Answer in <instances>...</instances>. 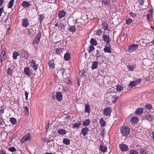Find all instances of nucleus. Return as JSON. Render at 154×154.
Returning a JSON list of instances; mask_svg holds the SVG:
<instances>
[{
	"label": "nucleus",
	"mask_w": 154,
	"mask_h": 154,
	"mask_svg": "<svg viewBox=\"0 0 154 154\" xmlns=\"http://www.w3.org/2000/svg\"><path fill=\"white\" fill-rule=\"evenodd\" d=\"M105 95L107 97L106 100L108 101H111L113 103H116L118 99V97L116 95V93L114 92H109L108 91Z\"/></svg>",
	"instance_id": "nucleus-1"
},
{
	"label": "nucleus",
	"mask_w": 154,
	"mask_h": 154,
	"mask_svg": "<svg viewBox=\"0 0 154 154\" xmlns=\"http://www.w3.org/2000/svg\"><path fill=\"white\" fill-rule=\"evenodd\" d=\"M32 138V134L29 133L22 138L20 141L22 143H24L27 141L31 140Z\"/></svg>",
	"instance_id": "nucleus-2"
},
{
	"label": "nucleus",
	"mask_w": 154,
	"mask_h": 154,
	"mask_svg": "<svg viewBox=\"0 0 154 154\" xmlns=\"http://www.w3.org/2000/svg\"><path fill=\"white\" fill-rule=\"evenodd\" d=\"M52 96L54 99L55 100L56 98L59 101H61L63 99L62 93L60 92H57L56 94L55 93H53L52 94Z\"/></svg>",
	"instance_id": "nucleus-3"
},
{
	"label": "nucleus",
	"mask_w": 154,
	"mask_h": 154,
	"mask_svg": "<svg viewBox=\"0 0 154 154\" xmlns=\"http://www.w3.org/2000/svg\"><path fill=\"white\" fill-rule=\"evenodd\" d=\"M121 130L122 134L124 136L127 135L130 133V129L128 127L126 126L122 127L121 128Z\"/></svg>",
	"instance_id": "nucleus-4"
},
{
	"label": "nucleus",
	"mask_w": 154,
	"mask_h": 154,
	"mask_svg": "<svg viewBox=\"0 0 154 154\" xmlns=\"http://www.w3.org/2000/svg\"><path fill=\"white\" fill-rule=\"evenodd\" d=\"M41 36V32H39L37 34L34 40L32 42V44L34 45L35 44H39L40 39Z\"/></svg>",
	"instance_id": "nucleus-5"
},
{
	"label": "nucleus",
	"mask_w": 154,
	"mask_h": 154,
	"mask_svg": "<svg viewBox=\"0 0 154 154\" xmlns=\"http://www.w3.org/2000/svg\"><path fill=\"white\" fill-rule=\"evenodd\" d=\"M29 63L30 66L32 67L33 70L36 71L38 69V65L36 63L35 61L33 59H32L29 61Z\"/></svg>",
	"instance_id": "nucleus-6"
},
{
	"label": "nucleus",
	"mask_w": 154,
	"mask_h": 154,
	"mask_svg": "<svg viewBox=\"0 0 154 154\" xmlns=\"http://www.w3.org/2000/svg\"><path fill=\"white\" fill-rule=\"evenodd\" d=\"M6 49H3L2 51L1 54L0 55V61L1 64L2 63L3 61L5 58L6 55Z\"/></svg>",
	"instance_id": "nucleus-7"
},
{
	"label": "nucleus",
	"mask_w": 154,
	"mask_h": 154,
	"mask_svg": "<svg viewBox=\"0 0 154 154\" xmlns=\"http://www.w3.org/2000/svg\"><path fill=\"white\" fill-rule=\"evenodd\" d=\"M119 148L120 150L122 151L126 152L129 150V148L128 146L124 143L120 144Z\"/></svg>",
	"instance_id": "nucleus-8"
},
{
	"label": "nucleus",
	"mask_w": 154,
	"mask_h": 154,
	"mask_svg": "<svg viewBox=\"0 0 154 154\" xmlns=\"http://www.w3.org/2000/svg\"><path fill=\"white\" fill-rule=\"evenodd\" d=\"M138 48L137 45H133L129 46L128 48V51L130 52H132L137 50Z\"/></svg>",
	"instance_id": "nucleus-9"
},
{
	"label": "nucleus",
	"mask_w": 154,
	"mask_h": 154,
	"mask_svg": "<svg viewBox=\"0 0 154 154\" xmlns=\"http://www.w3.org/2000/svg\"><path fill=\"white\" fill-rule=\"evenodd\" d=\"M112 112V110L109 107L105 108L103 110V113L106 116L109 115Z\"/></svg>",
	"instance_id": "nucleus-10"
},
{
	"label": "nucleus",
	"mask_w": 154,
	"mask_h": 154,
	"mask_svg": "<svg viewBox=\"0 0 154 154\" xmlns=\"http://www.w3.org/2000/svg\"><path fill=\"white\" fill-rule=\"evenodd\" d=\"M138 151L140 154H148L147 150L145 147H140L138 149Z\"/></svg>",
	"instance_id": "nucleus-11"
},
{
	"label": "nucleus",
	"mask_w": 154,
	"mask_h": 154,
	"mask_svg": "<svg viewBox=\"0 0 154 154\" xmlns=\"http://www.w3.org/2000/svg\"><path fill=\"white\" fill-rule=\"evenodd\" d=\"M20 53L21 56L26 59L29 57V55L28 52L26 50H22L21 51Z\"/></svg>",
	"instance_id": "nucleus-12"
},
{
	"label": "nucleus",
	"mask_w": 154,
	"mask_h": 154,
	"mask_svg": "<svg viewBox=\"0 0 154 154\" xmlns=\"http://www.w3.org/2000/svg\"><path fill=\"white\" fill-rule=\"evenodd\" d=\"M89 131V128L87 127H85L81 130V134L84 136H85L87 134Z\"/></svg>",
	"instance_id": "nucleus-13"
},
{
	"label": "nucleus",
	"mask_w": 154,
	"mask_h": 154,
	"mask_svg": "<svg viewBox=\"0 0 154 154\" xmlns=\"http://www.w3.org/2000/svg\"><path fill=\"white\" fill-rule=\"evenodd\" d=\"M24 72L28 77H29L31 75L30 69L28 67H26L24 68Z\"/></svg>",
	"instance_id": "nucleus-14"
},
{
	"label": "nucleus",
	"mask_w": 154,
	"mask_h": 154,
	"mask_svg": "<svg viewBox=\"0 0 154 154\" xmlns=\"http://www.w3.org/2000/svg\"><path fill=\"white\" fill-rule=\"evenodd\" d=\"M29 23L27 19H24L23 20L22 25L23 27H26L29 25Z\"/></svg>",
	"instance_id": "nucleus-15"
},
{
	"label": "nucleus",
	"mask_w": 154,
	"mask_h": 154,
	"mask_svg": "<svg viewBox=\"0 0 154 154\" xmlns=\"http://www.w3.org/2000/svg\"><path fill=\"white\" fill-rule=\"evenodd\" d=\"M21 5L24 8H28L31 5L30 2H29L24 1L22 2Z\"/></svg>",
	"instance_id": "nucleus-16"
},
{
	"label": "nucleus",
	"mask_w": 154,
	"mask_h": 154,
	"mask_svg": "<svg viewBox=\"0 0 154 154\" xmlns=\"http://www.w3.org/2000/svg\"><path fill=\"white\" fill-rule=\"evenodd\" d=\"M66 13V12L63 10L60 11L58 13V17L60 19L63 17L65 16Z\"/></svg>",
	"instance_id": "nucleus-17"
},
{
	"label": "nucleus",
	"mask_w": 154,
	"mask_h": 154,
	"mask_svg": "<svg viewBox=\"0 0 154 154\" xmlns=\"http://www.w3.org/2000/svg\"><path fill=\"white\" fill-rule=\"evenodd\" d=\"M139 121L138 118L136 116H134L132 117L130 121L132 123L135 124L137 123Z\"/></svg>",
	"instance_id": "nucleus-18"
},
{
	"label": "nucleus",
	"mask_w": 154,
	"mask_h": 154,
	"mask_svg": "<svg viewBox=\"0 0 154 154\" xmlns=\"http://www.w3.org/2000/svg\"><path fill=\"white\" fill-rule=\"evenodd\" d=\"M102 38H103V40L105 42H106V43H107V44L109 43V42H110V40L109 36H108L104 34L103 35Z\"/></svg>",
	"instance_id": "nucleus-19"
},
{
	"label": "nucleus",
	"mask_w": 154,
	"mask_h": 154,
	"mask_svg": "<svg viewBox=\"0 0 154 154\" xmlns=\"http://www.w3.org/2000/svg\"><path fill=\"white\" fill-rule=\"evenodd\" d=\"M98 63L97 61H94L92 62V64L91 66V69H94L98 68Z\"/></svg>",
	"instance_id": "nucleus-20"
},
{
	"label": "nucleus",
	"mask_w": 154,
	"mask_h": 154,
	"mask_svg": "<svg viewBox=\"0 0 154 154\" xmlns=\"http://www.w3.org/2000/svg\"><path fill=\"white\" fill-rule=\"evenodd\" d=\"M91 123V121L89 119H86L82 123L83 126H87L89 125Z\"/></svg>",
	"instance_id": "nucleus-21"
},
{
	"label": "nucleus",
	"mask_w": 154,
	"mask_h": 154,
	"mask_svg": "<svg viewBox=\"0 0 154 154\" xmlns=\"http://www.w3.org/2000/svg\"><path fill=\"white\" fill-rule=\"evenodd\" d=\"M66 27V25L63 22H61L59 24L58 29L60 30L64 29Z\"/></svg>",
	"instance_id": "nucleus-22"
},
{
	"label": "nucleus",
	"mask_w": 154,
	"mask_h": 154,
	"mask_svg": "<svg viewBox=\"0 0 154 154\" xmlns=\"http://www.w3.org/2000/svg\"><path fill=\"white\" fill-rule=\"evenodd\" d=\"M102 29H104L105 30H108L109 25L106 22H104L101 24Z\"/></svg>",
	"instance_id": "nucleus-23"
},
{
	"label": "nucleus",
	"mask_w": 154,
	"mask_h": 154,
	"mask_svg": "<svg viewBox=\"0 0 154 154\" xmlns=\"http://www.w3.org/2000/svg\"><path fill=\"white\" fill-rule=\"evenodd\" d=\"M14 2V0H11L9 1L8 4V8H11L13 6Z\"/></svg>",
	"instance_id": "nucleus-24"
},
{
	"label": "nucleus",
	"mask_w": 154,
	"mask_h": 154,
	"mask_svg": "<svg viewBox=\"0 0 154 154\" xmlns=\"http://www.w3.org/2000/svg\"><path fill=\"white\" fill-rule=\"evenodd\" d=\"M81 125V122H76L75 123L73 124L72 125L73 128H77L78 129L80 127Z\"/></svg>",
	"instance_id": "nucleus-25"
},
{
	"label": "nucleus",
	"mask_w": 154,
	"mask_h": 154,
	"mask_svg": "<svg viewBox=\"0 0 154 154\" xmlns=\"http://www.w3.org/2000/svg\"><path fill=\"white\" fill-rule=\"evenodd\" d=\"M70 58V55L69 53L66 52L64 55V59L65 60H69Z\"/></svg>",
	"instance_id": "nucleus-26"
},
{
	"label": "nucleus",
	"mask_w": 154,
	"mask_h": 154,
	"mask_svg": "<svg viewBox=\"0 0 154 154\" xmlns=\"http://www.w3.org/2000/svg\"><path fill=\"white\" fill-rule=\"evenodd\" d=\"M57 132L58 134H61L62 135H65L66 133V131L63 129H61L58 130Z\"/></svg>",
	"instance_id": "nucleus-27"
},
{
	"label": "nucleus",
	"mask_w": 154,
	"mask_h": 154,
	"mask_svg": "<svg viewBox=\"0 0 154 154\" xmlns=\"http://www.w3.org/2000/svg\"><path fill=\"white\" fill-rule=\"evenodd\" d=\"M90 106L88 104H86L85 105V112L90 113Z\"/></svg>",
	"instance_id": "nucleus-28"
},
{
	"label": "nucleus",
	"mask_w": 154,
	"mask_h": 154,
	"mask_svg": "<svg viewBox=\"0 0 154 154\" xmlns=\"http://www.w3.org/2000/svg\"><path fill=\"white\" fill-rule=\"evenodd\" d=\"M13 72L14 71L12 69H11L10 68H8L7 69L6 72L7 74L9 75H11L13 74Z\"/></svg>",
	"instance_id": "nucleus-29"
},
{
	"label": "nucleus",
	"mask_w": 154,
	"mask_h": 154,
	"mask_svg": "<svg viewBox=\"0 0 154 154\" xmlns=\"http://www.w3.org/2000/svg\"><path fill=\"white\" fill-rule=\"evenodd\" d=\"M100 150L103 152H106L107 149V148L106 146H103L102 144L100 145Z\"/></svg>",
	"instance_id": "nucleus-30"
},
{
	"label": "nucleus",
	"mask_w": 154,
	"mask_h": 154,
	"mask_svg": "<svg viewBox=\"0 0 154 154\" xmlns=\"http://www.w3.org/2000/svg\"><path fill=\"white\" fill-rule=\"evenodd\" d=\"M146 118L147 120L150 122L152 121V119L154 118V117L152 115H146Z\"/></svg>",
	"instance_id": "nucleus-31"
},
{
	"label": "nucleus",
	"mask_w": 154,
	"mask_h": 154,
	"mask_svg": "<svg viewBox=\"0 0 154 154\" xmlns=\"http://www.w3.org/2000/svg\"><path fill=\"white\" fill-rule=\"evenodd\" d=\"M96 51L97 54L95 55V57H96L97 60H100L102 58L101 54L100 53H99V51L98 50H97Z\"/></svg>",
	"instance_id": "nucleus-32"
},
{
	"label": "nucleus",
	"mask_w": 154,
	"mask_h": 154,
	"mask_svg": "<svg viewBox=\"0 0 154 154\" xmlns=\"http://www.w3.org/2000/svg\"><path fill=\"white\" fill-rule=\"evenodd\" d=\"M48 65L50 68H54L55 66V64L53 60H50L49 63Z\"/></svg>",
	"instance_id": "nucleus-33"
},
{
	"label": "nucleus",
	"mask_w": 154,
	"mask_h": 154,
	"mask_svg": "<svg viewBox=\"0 0 154 154\" xmlns=\"http://www.w3.org/2000/svg\"><path fill=\"white\" fill-rule=\"evenodd\" d=\"M104 50L105 52H108L110 53L112 52L111 48L110 47L106 46L105 47Z\"/></svg>",
	"instance_id": "nucleus-34"
},
{
	"label": "nucleus",
	"mask_w": 154,
	"mask_h": 154,
	"mask_svg": "<svg viewBox=\"0 0 154 154\" xmlns=\"http://www.w3.org/2000/svg\"><path fill=\"white\" fill-rule=\"evenodd\" d=\"M63 49L61 48H57L56 49L55 53L56 54H57L59 55L61 54V53L63 52Z\"/></svg>",
	"instance_id": "nucleus-35"
},
{
	"label": "nucleus",
	"mask_w": 154,
	"mask_h": 154,
	"mask_svg": "<svg viewBox=\"0 0 154 154\" xmlns=\"http://www.w3.org/2000/svg\"><path fill=\"white\" fill-rule=\"evenodd\" d=\"M100 123L101 126L102 127L106 125V122L104 120V119L103 118H101L100 119Z\"/></svg>",
	"instance_id": "nucleus-36"
},
{
	"label": "nucleus",
	"mask_w": 154,
	"mask_h": 154,
	"mask_svg": "<svg viewBox=\"0 0 154 154\" xmlns=\"http://www.w3.org/2000/svg\"><path fill=\"white\" fill-rule=\"evenodd\" d=\"M103 4L105 6H109L110 4V2L109 0H103Z\"/></svg>",
	"instance_id": "nucleus-37"
},
{
	"label": "nucleus",
	"mask_w": 154,
	"mask_h": 154,
	"mask_svg": "<svg viewBox=\"0 0 154 154\" xmlns=\"http://www.w3.org/2000/svg\"><path fill=\"white\" fill-rule=\"evenodd\" d=\"M143 109L139 108L137 109L136 111V112L137 114L140 115L143 113Z\"/></svg>",
	"instance_id": "nucleus-38"
},
{
	"label": "nucleus",
	"mask_w": 154,
	"mask_h": 154,
	"mask_svg": "<svg viewBox=\"0 0 154 154\" xmlns=\"http://www.w3.org/2000/svg\"><path fill=\"white\" fill-rule=\"evenodd\" d=\"M63 143L66 145H69L70 143V141L69 139L65 138L63 140Z\"/></svg>",
	"instance_id": "nucleus-39"
},
{
	"label": "nucleus",
	"mask_w": 154,
	"mask_h": 154,
	"mask_svg": "<svg viewBox=\"0 0 154 154\" xmlns=\"http://www.w3.org/2000/svg\"><path fill=\"white\" fill-rule=\"evenodd\" d=\"M137 82L134 81L131 82L129 84V86L130 87L132 88L133 86L136 85Z\"/></svg>",
	"instance_id": "nucleus-40"
},
{
	"label": "nucleus",
	"mask_w": 154,
	"mask_h": 154,
	"mask_svg": "<svg viewBox=\"0 0 154 154\" xmlns=\"http://www.w3.org/2000/svg\"><path fill=\"white\" fill-rule=\"evenodd\" d=\"M90 42L91 45L96 46L97 45V42L96 40L94 38H91L90 41Z\"/></svg>",
	"instance_id": "nucleus-41"
},
{
	"label": "nucleus",
	"mask_w": 154,
	"mask_h": 154,
	"mask_svg": "<svg viewBox=\"0 0 154 154\" xmlns=\"http://www.w3.org/2000/svg\"><path fill=\"white\" fill-rule=\"evenodd\" d=\"M43 141L46 143H48L49 142H50L51 141H53V140L52 139H51L49 138H42Z\"/></svg>",
	"instance_id": "nucleus-42"
},
{
	"label": "nucleus",
	"mask_w": 154,
	"mask_h": 154,
	"mask_svg": "<svg viewBox=\"0 0 154 154\" xmlns=\"http://www.w3.org/2000/svg\"><path fill=\"white\" fill-rule=\"evenodd\" d=\"M123 88L121 85H118L116 86V90L118 92H120L123 90Z\"/></svg>",
	"instance_id": "nucleus-43"
},
{
	"label": "nucleus",
	"mask_w": 154,
	"mask_h": 154,
	"mask_svg": "<svg viewBox=\"0 0 154 154\" xmlns=\"http://www.w3.org/2000/svg\"><path fill=\"white\" fill-rule=\"evenodd\" d=\"M127 67L130 71H134L135 69V66L134 65H128L127 66Z\"/></svg>",
	"instance_id": "nucleus-44"
},
{
	"label": "nucleus",
	"mask_w": 154,
	"mask_h": 154,
	"mask_svg": "<svg viewBox=\"0 0 154 154\" xmlns=\"http://www.w3.org/2000/svg\"><path fill=\"white\" fill-rule=\"evenodd\" d=\"M19 55V53L15 51L13 53V58L14 59H17V57Z\"/></svg>",
	"instance_id": "nucleus-45"
},
{
	"label": "nucleus",
	"mask_w": 154,
	"mask_h": 154,
	"mask_svg": "<svg viewBox=\"0 0 154 154\" xmlns=\"http://www.w3.org/2000/svg\"><path fill=\"white\" fill-rule=\"evenodd\" d=\"M4 125L5 126V124L2 118V116H0V126H3Z\"/></svg>",
	"instance_id": "nucleus-46"
},
{
	"label": "nucleus",
	"mask_w": 154,
	"mask_h": 154,
	"mask_svg": "<svg viewBox=\"0 0 154 154\" xmlns=\"http://www.w3.org/2000/svg\"><path fill=\"white\" fill-rule=\"evenodd\" d=\"M95 49L94 47L91 45L89 47L88 49V52L89 53H91V52H92Z\"/></svg>",
	"instance_id": "nucleus-47"
},
{
	"label": "nucleus",
	"mask_w": 154,
	"mask_h": 154,
	"mask_svg": "<svg viewBox=\"0 0 154 154\" xmlns=\"http://www.w3.org/2000/svg\"><path fill=\"white\" fill-rule=\"evenodd\" d=\"M129 154H139L138 151L136 150L131 149L129 152Z\"/></svg>",
	"instance_id": "nucleus-48"
},
{
	"label": "nucleus",
	"mask_w": 154,
	"mask_h": 154,
	"mask_svg": "<svg viewBox=\"0 0 154 154\" xmlns=\"http://www.w3.org/2000/svg\"><path fill=\"white\" fill-rule=\"evenodd\" d=\"M10 121L12 124L14 125L16 122V119L14 118H11L10 119Z\"/></svg>",
	"instance_id": "nucleus-49"
},
{
	"label": "nucleus",
	"mask_w": 154,
	"mask_h": 154,
	"mask_svg": "<svg viewBox=\"0 0 154 154\" xmlns=\"http://www.w3.org/2000/svg\"><path fill=\"white\" fill-rule=\"evenodd\" d=\"M69 30L71 32H74L75 31L76 28L74 26H72L69 27Z\"/></svg>",
	"instance_id": "nucleus-50"
},
{
	"label": "nucleus",
	"mask_w": 154,
	"mask_h": 154,
	"mask_svg": "<svg viewBox=\"0 0 154 154\" xmlns=\"http://www.w3.org/2000/svg\"><path fill=\"white\" fill-rule=\"evenodd\" d=\"M24 111L25 113V114L27 115H28L29 114V109L28 108L27 106H25L24 107Z\"/></svg>",
	"instance_id": "nucleus-51"
},
{
	"label": "nucleus",
	"mask_w": 154,
	"mask_h": 154,
	"mask_svg": "<svg viewBox=\"0 0 154 154\" xmlns=\"http://www.w3.org/2000/svg\"><path fill=\"white\" fill-rule=\"evenodd\" d=\"M102 32V30L100 29H99L96 31V35L99 36L101 35Z\"/></svg>",
	"instance_id": "nucleus-52"
},
{
	"label": "nucleus",
	"mask_w": 154,
	"mask_h": 154,
	"mask_svg": "<svg viewBox=\"0 0 154 154\" xmlns=\"http://www.w3.org/2000/svg\"><path fill=\"white\" fill-rule=\"evenodd\" d=\"M38 16H39V19L40 20V22L41 23L42 20L44 19L45 17L44 14H42L40 15H38Z\"/></svg>",
	"instance_id": "nucleus-53"
},
{
	"label": "nucleus",
	"mask_w": 154,
	"mask_h": 154,
	"mask_svg": "<svg viewBox=\"0 0 154 154\" xmlns=\"http://www.w3.org/2000/svg\"><path fill=\"white\" fill-rule=\"evenodd\" d=\"M4 107L2 106L0 108V116H1L4 112Z\"/></svg>",
	"instance_id": "nucleus-54"
},
{
	"label": "nucleus",
	"mask_w": 154,
	"mask_h": 154,
	"mask_svg": "<svg viewBox=\"0 0 154 154\" xmlns=\"http://www.w3.org/2000/svg\"><path fill=\"white\" fill-rule=\"evenodd\" d=\"M8 150L11 152H15L16 151V150L15 148L14 147H12L10 148H9L8 149Z\"/></svg>",
	"instance_id": "nucleus-55"
},
{
	"label": "nucleus",
	"mask_w": 154,
	"mask_h": 154,
	"mask_svg": "<svg viewBox=\"0 0 154 154\" xmlns=\"http://www.w3.org/2000/svg\"><path fill=\"white\" fill-rule=\"evenodd\" d=\"M132 22V20L131 19L128 18L126 20V23L128 25H130Z\"/></svg>",
	"instance_id": "nucleus-56"
},
{
	"label": "nucleus",
	"mask_w": 154,
	"mask_h": 154,
	"mask_svg": "<svg viewBox=\"0 0 154 154\" xmlns=\"http://www.w3.org/2000/svg\"><path fill=\"white\" fill-rule=\"evenodd\" d=\"M145 106L148 109H150L152 108V105L149 104H146Z\"/></svg>",
	"instance_id": "nucleus-57"
},
{
	"label": "nucleus",
	"mask_w": 154,
	"mask_h": 154,
	"mask_svg": "<svg viewBox=\"0 0 154 154\" xmlns=\"http://www.w3.org/2000/svg\"><path fill=\"white\" fill-rule=\"evenodd\" d=\"M79 75L82 77L85 75V72L84 71H80L79 72Z\"/></svg>",
	"instance_id": "nucleus-58"
},
{
	"label": "nucleus",
	"mask_w": 154,
	"mask_h": 154,
	"mask_svg": "<svg viewBox=\"0 0 154 154\" xmlns=\"http://www.w3.org/2000/svg\"><path fill=\"white\" fill-rule=\"evenodd\" d=\"M0 154H8L6 153V151L5 149H1L0 151Z\"/></svg>",
	"instance_id": "nucleus-59"
},
{
	"label": "nucleus",
	"mask_w": 154,
	"mask_h": 154,
	"mask_svg": "<svg viewBox=\"0 0 154 154\" xmlns=\"http://www.w3.org/2000/svg\"><path fill=\"white\" fill-rule=\"evenodd\" d=\"M79 20L78 19H77V20H75V23L76 24H77V26H80V25H81L82 24L81 22H79L78 21Z\"/></svg>",
	"instance_id": "nucleus-60"
},
{
	"label": "nucleus",
	"mask_w": 154,
	"mask_h": 154,
	"mask_svg": "<svg viewBox=\"0 0 154 154\" xmlns=\"http://www.w3.org/2000/svg\"><path fill=\"white\" fill-rule=\"evenodd\" d=\"M65 82L67 84H69L70 83V80L69 78H67L65 79Z\"/></svg>",
	"instance_id": "nucleus-61"
},
{
	"label": "nucleus",
	"mask_w": 154,
	"mask_h": 154,
	"mask_svg": "<svg viewBox=\"0 0 154 154\" xmlns=\"http://www.w3.org/2000/svg\"><path fill=\"white\" fill-rule=\"evenodd\" d=\"M4 11V8L3 7H1L0 8V17L2 16V14L3 12Z\"/></svg>",
	"instance_id": "nucleus-62"
},
{
	"label": "nucleus",
	"mask_w": 154,
	"mask_h": 154,
	"mask_svg": "<svg viewBox=\"0 0 154 154\" xmlns=\"http://www.w3.org/2000/svg\"><path fill=\"white\" fill-rule=\"evenodd\" d=\"M129 14L133 17H135L136 16V14L133 12H130Z\"/></svg>",
	"instance_id": "nucleus-63"
},
{
	"label": "nucleus",
	"mask_w": 154,
	"mask_h": 154,
	"mask_svg": "<svg viewBox=\"0 0 154 154\" xmlns=\"http://www.w3.org/2000/svg\"><path fill=\"white\" fill-rule=\"evenodd\" d=\"M63 91L65 93L66 92L68 91V88L66 87H63Z\"/></svg>",
	"instance_id": "nucleus-64"
}]
</instances>
